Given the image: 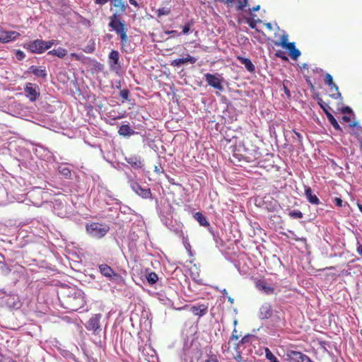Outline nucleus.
<instances>
[{"mask_svg":"<svg viewBox=\"0 0 362 362\" xmlns=\"http://www.w3.org/2000/svg\"><path fill=\"white\" fill-rule=\"evenodd\" d=\"M194 22L192 20L186 22L185 24L182 27V32L180 34L187 35L189 33H192L194 31Z\"/></svg>","mask_w":362,"mask_h":362,"instance_id":"nucleus-27","label":"nucleus"},{"mask_svg":"<svg viewBox=\"0 0 362 362\" xmlns=\"http://www.w3.org/2000/svg\"><path fill=\"white\" fill-rule=\"evenodd\" d=\"M71 57H74L76 60L80 61L81 60V56L76 53H71Z\"/></svg>","mask_w":362,"mask_h":362,"instance_id":"nucleus-50","label":"nucleus"},{"mask_svg":"<svg viewBox=\"0 0 362 362\" xmlns=\"http://www.w3.org/2000/svg\"><path fill=\"white\" fill-rule=\"evenodd\" d=\"M238 339V336L237 334V330L235 329L233 332V334L230 338L229 342L232 341L233 340L237 341Z\"/></svg>","mask_w":362,"mask_h":362,"instance_id":"nucleus-44","label":"nucleus"},{"mask_svg":"<svg viewBox=\"0 0 362 362\" xmlns=\"http://www.w3.org/2000/svg\"><path fill=\"white\" fill-rule=\"evenodd\" d=\"M189 310L194 315L202 317L206 314L207 310H208V306L204 304H200L198 305H192L190 307Z\"/></svg>","mask_w":362,"mask_h":362,"instance_id":"nucleus-17","label":"nucleus"},{"mask_svg":"<svg viewBox=\"0 0 362 362\" xmlns=\"http://www.w3.org/2000/svg\"><path fill=\"white\" fill-rule=\"evenodd\" d=\"M357 126H358V122H354L350 124V127H357Z\"/></svg>","mask_w":362,"mask_h":362,"instance_id":"nucleus-58","label":"nucleus"},{"mask_svg":"<svg viewBox=\"0 0 362 362\" xmlns=\"http://www.w3.org/2000/svg\"><path fill=\"white\" fill-rule=\"evenodd\" d=\"M132 189L140 197L147 199L151 197V192L149 188H143L136 181L132 180L130 183Z\"/></svg>","mask_w":362,"mask_h":362,"instance_id":"nucleus-10","label":"nucleus"},{"mask_svg":"<svg viewBox=\"0 0 362 362\" xmlns=\"http://www.w3.org/2000/svg\"><path fill=\"white\" fill-rule=\"evenodd\" d=\"M272 315L273 310L271 305L269 303H265L260 307L258 314V316L260 319H269L272 316Z\"/></svg>","mask_w":362,"mask_h":362,"instance_id":"nucleus-13","label":"nucleus"},{"mask_svg":"<svg viewBox=\"0 0 362 362\" xmlns=\"http://www.w3.org/2000/svg\"><path fill=\"white\" fill-rule=\"evenodd\" d=\"M129 91L127 89H123L119 92V95L123 100H127L129 98Z\"/></svg>","mask_w":362,"mask_h":362,"instance_id":"nucleus-39","label":"nucleus"},{"mask_svg":"<svg viewBox=\"0 0 362 362\" xmlns=\"http://www.w3.org/2000/svg\"><path fill=\"white\" fill-rule=\"evenodd\" d=\"M357 206H358V209L360 210V211L362 213V204L357 203Z\"/></svg>","mask_w":362,"mask_h":362,"instance_id":"nucleus-59","label":"nucleus"},{"mask_svg":"<svg viewBox=\"0 0 362 362\" xmlns=\"http://www.w3.org/2000/svg\"><path fill=\"white\" fill-rule=\"evenodd\" d=\"M62 306L69 311H77L86 304L84 293L81 290L69 287L59 294Z\"/></svg>","mask_w":362,"mask_h":362,"instance_id":"nucleus-2","label":"nucleus"},{"mask_svg":"<svg viewBox=\"0 0 362 362\" xmlns=\"http://www.w3.org/2000/svg\"><path fill=\"white\" fill-rule=\"evenodd\" d=\"M265 356L270 362H279L277 358L272 353L269 348H265Z\"/></svg>","mask_w":362,"mask_h":362,"instance_id":"nucleus-31","label":"nucleus"},{"mask_svg":"<svg viewBox=\"0 0 362 362\" xmlns=\"http://www.w3.org/2000/svg\"><path fill=\"white\" fill-rule=\"evenodd\" d=\"M197 58L194 57H192L190 56L189 54H186V57L185 58H179V59H175L174 60H173L171 62V66H180L182 64H186V63H190L192 64L196 63L197 62Z\"/></svg>","mask_w":362,"mask_h":362,"instance_id":"nucleus-15","label":"nucleus"},{"mask_svg":"<svg viewBox=\"0 0 362 362\" xmlns=\"http://www.w3.org/2000/svg\"><path fill=\"white\" fill-rule=\"evenodd\" d=\"M249 25L251 28H255L256 23L254 21L249 22Z\"/></svg>","mask_w":362,"mask_h":362,"instance_id":"nucleus-53","label":"nucleus"},{"mask_svg":"<svg viewBox=\"0 0 362 362\" xmlns=\"http://www.w3.org/2000/svg\"><path fill=\"white\" fill-rule=\"evenodd\" d=\"M167 33H168V34H174V35H180V34L177 33V30H171V31L168 32Z\"/></svg>","mask_w":362,"mask_h":362,"instance_id":"nucleus-54","label":"nucleus"},{"mask_svg":"<svg viewBox=\"0 0 362 362\" xmlns=\"http://www.w3.org/2000/svg\"><path fill=\"white\" fill-rule=\"evenodd\" d=\"M237 59L242 64L245 66L248 71L253 72L255 71V67L250 59L243 57H238Z\"/></svg>","mask_w":362,"mask_h":362,"instance_id":"nucleus-22","label":"nucleus"},{"mask_svg":"<svg viewBox=\"0 0 362 362\" xmlns=\"http://www.w3.org/2000/svg\"><path fill=\"white\" fill-rule=\"evenodd\" d=\"M234 358L236 361H238V362L241 361L242 356H241V351H238V352H236L235 356H234Z\"/></svg>","mask_w":362,"mask_h":362,"instance_id":"nucleus-45","label":"nucleus"},{"mask_svg":"<svg viewBox=\"0 0 362 362\" xmlns=\"http://www.w3.org/2000/svg\"><path fill=\"white\" fill-rule=\"evenodd\" d=\"M325 83L327 85V86H330V85H333L334 86V81H333V78L331 74H327L325 75Z\"/></svg>","mask_w":362,"mask_h":362,"instance_id":"nucleus-38","label":"nucleus"},{"mask_svg":"<svg viewBox=\"0 0 362 362\" xmlns=\"http://www.w3.org/2000/svg\"><path fill=\"white\" fill-rule=\"evenodd\" d=\"M59 173L65 177L70 178L71 175V170L67 167H59Z\"/></svg>","mask_w":362,"mask_h":362,"instance_id":"nucleus-33","label":"nucleus"},{"mask_svg":"<svg viewBox=\"0 0 362 362\" xmlns=\"http://www.w3.org/2000/svg\"><path fill=\"white\" fill-rule=\"evenodd\" d=\"M26 97L32 102L37 100L40 97V91L38 86L32 83H27L24 88Z\"/></svg>","mask_w":362,"mask_h":362,"instance_id":"nucleus-7","label":"nucleus"},{"mask_svg":"<svg viewBox=\"0 0 362 362\" xmlns=\"http://www.w3.org/2000/svg\"><path fill=\"white\" fill-rule=\"evenodd\" d=\"M95 49V42L93 40H90L89 41L88 44L83 49V50L86 53H92L94 52Z\"/></svg>","mask_w":362,"mask_h":362,"instance_id":"nucleus-34","label":"nucleus"},{"mask_svg":"<svg viewBox=\"0 0 362 362\" xmlns=\"http://www.w3.org/2000/svg\"><path fill=\"white\" fill-rule=\"evenodd\" d=\"M326 116L330 122V124L332 125L334 129L337 131L341 132L342 129L340 127V125L338 124L337 119L334 118V117L329 112L326 111Z\"/></svg>","mask_w":362,"mask_h":362,"instance_id":"nucleus-26","label":"nucleus"},{"mask_svg":"<svg viewBox=\"0 0 362 362\" xmlns=\"http://www.w3.org/2000/svg\"><path fill=\"white\" fill-rule=\"evenodd\" d=\"M170 12H171L170 7L164 6V7L158 8V9H156L155 11V15L158 18H161L162 16H168L170 13Z\"/></svg>","mask_w":362,"mask_h":362,"instance_id":"nucleus-28","label":"nucleus"},{"mask_svg":"<svg viewBox=\"0 0 362 362\" xmlns=\"http://www.w3.org/2000/svg\"><path fill=\"white\" fill-rule=\"evenodd\" d=\"M342 121L344 122H349L351 121V118L349 116H343L341 118Z\"/></svg>","mask_w":362,"mask_h":362,"instance_id":"nucleus-51","label":"nucleus"},{"mask_svg":"<svg viewBox=\"0 0 362 362\" xmlns=\"http://www.w3.org/2000/svg\"><path fill=\"white\" fill-rule=\"evenodd\" d=\"M289 216L293 218H303V213L298 210L293 211L289 213Z\"/></svg>","mask_w":362,"mask_h":362,"instance_id":"nucleus-37","label":"nucleus"},{"mask_svg":"<svg viewBox=\"0 0 362 362\" xmlns=\"http://www.w3.org/2000/svg\"><path fill=\"white\" fill-rule=\"evenodd\" d=\"M293 132L296 134V136H297L299 143L301 144L302 143V140H303L302 135L299 132H296L295 130H293Z\"/></svg>","mask_w":362,"mask_h":362,"instance_id":"nucleus-47","label":"nucleus"},{"mask_svg":"<svg viewBox=\"0 0 362 362\" xmlns=\"http://www.w3.org/2000/svg\"><path fill=\"white\" fill-rule=\"evenodd\" d=\"M356 251L362 258V244H361L358 240H357L356 243Z\"/></svg>","mask_w":362,"mask_h":362,"instance_id":"nucleus-43","label":"nucleus"},{"mask_svg":"<svg viewBox=\"0 0 362 362\" xmlns=\"http://www.w3.org/2000/svg\"><path fill=\"white\" fill-rule=\"evenodd\" d=\"M57 40H35L26 44L24 47L31 53L42 54L55 45Z\"/></svg>","mask_w":362,"mask_h":362,"instance_id":"nucleus-4","label":"nucleus"},{"mask_svg":"<svg viewBox=\"0 0 362 362\" xmlns=\"http://www.w3.org/2000/svg\"><path fill=\"white\" fill-rule=\"evenodd\" d=\"M240 344H241L239 343V341L235 344L234 349L236 351V352H238V351H240Z\"/></svg>","mask_w":362,"mask_h":362,"instance_id":"nucleus-52","label":"nucleus"},{"mask_svg":"<svg viewBox=\"0 0 362 362\" xmlns=\"http://www.w3.org/2000/svg\"><path fill=\"white\" fill-rule=\"evenodd\" d=\"M262 163V161H261V160L257 161V165L262 166V163Z\"/></svg>","mask_w":362,"mask_h":362,"instance_id":"nucleus-61","label":"nucleus"},{"mask_svg":"<svg viewBox=\"0 0 362 362\" xmlns=\"http://www.w3.org/2000/svg\"><path fill=\"white\" fill-rule=\"evenodd\" d=\"M228 300H229V301H230L231 303H233V298H228Z\"/></svg>","mask_w":362,"mask_h":362,"instance_id":"nucleus-64","label":"nucleus"},{"mask_svg":"<svg viewBox=\"0 0 362 362\" xmlns=\"http://www.w3.org/2000/svg\"><path fill=\"white\" fill-rule=\"evenodd\" d=\"M359 141H360V144H361V148L362 149V139H359Z\"/></svg>","mask_w":362,"mask_h":362,"instance_id":"nucleus-62","label":"nucleus"},{"mask_svg":"<svg viewBox=\"0 0 362 362\" xmlns=\"http://www.w3.org/2000/svg\"><path fill=\"white\" fill-rule=\"evenodd\" d=\"M341 112L343 113H351L352 112V110L349 107H344L342 108Z\"/></svg>","mask_w":362,"mask_h":362,"instance_id":"nucleus-49","label":"nucleus"},{"mask_svg":"<svg viewBox=\"0 0 362 362\" xmlns=\"http://www.w3.org/2000/svg\"><path fill=\"white\" fill-rule=\"evenodd\" d=\"M256 287L267 295L274 293V288L268 285L264 280L259 279L255 283Z\"/></svg>","mask_w":362,"mask_h":362,"instance_id":"nucleus-16","label":"nucleus"},{"mask_svg":"<svg viewBox=\"0 0 362 362\" xmlns=\"http://www.w3.org/2000/svg\"><path fill=\"white\" fill-rule=\"evenodd\" d=\"M305 195L308 199V201L312 204L318 205L320 202L317 197L313 194L312 189L310 187H307L305 189Z\"/></svg>","mask_w":362,"mask_h":362,"instance_id":"nucleus-18","label":"nucleus"},{"mask_svg":"<svg viewBox=\"0 0 362 362\" xmlns=\"http://www.w3.org/2000/svg\"><path fill=\"white\" fill-rule=\"evenodd\" d=\"M248 0H235L238 2L237 10L242 11L247 6Z\"/></svg>","mask_w":362,"mask_h":362,"instance_id":"nucleus-35","label":"nucleus"},{"mask_svg":"<svg viewBox=\"0 0 362 362\" xmlns=\"http://www.w3.org/2000/svg\"><path fill=\"white\" fill-rule=\"evenodd\" d=\"M259 8H260V6L258 5V6H257L253 7V8H252V11H259Z\"/></svg>","mask_w":362,"mask_h":362,"instance_id":"nucleus-55","label":"nucleus"},{"mask_svg":"<svg viewBox=\"0 0 362 362\" xmlns=\"http://www.w3.org/2000/svg\"><path fill=\"white\" fill-rule=\"evenodd\" d=\"M235 2V0H225V3L227 4H233Z\"/></svg>","mask_w":362,"mask_h":362,"instance_id":"nucleus-56","label":"nucleus"},{"mask_svg":"<svg viewBox=\"0 0 362 362\" xmlns=\"http://www.w3.org/2000/svg\"><path fill=\"white\" fill-rule=\"evenodd\" d=\"M112 4L116 9L109 18L110 22L108 25L119 36L122 42L124 43L128 40L127 28L124 21H121L120 18L125 13L127 4L122 1V0H113Z\"/></svg>","mask_w":362,"mask_h":362,"instance_id":"nucleus-1","label":"nucleus"},{"mask_svg":"<svg viewBox=\"0 0 362 362\" xmlns=\"http://www.w3.org/2000/svg\"><path fill=\"white\" fill-rule=\"evenodd\" d=\"M86 229L90 236L96 239H100L107 233L110 227L106 224L93 222L87 224Z\"/></svg>","mask_w":362,"mask_h":362,"instance_id":"nucleus-5","label":"nucleus"},{"mask_svg":"<svg viewBox=\"0 0 362 362\" xmlns=\"http://www.w3.org/2000/svg\"><path fill=\"white\" fill-rule=\"evenodd\" d=\"M238 151L241 152L243 158L247 162H253L258 160L261 156L259 148L254 144L249 136L245 137L238 146Z\"/></svg>","mask_w":362,"mask_h":362,"instance_id":"nucleus-3","label":"nucleus"},{"mask_svg":"<svg viewBox=\"0 0 362 362\" xmlns=\"http://www.w3.org/2000/svg\"><path fill=\"white\" fill-rule=\"evenodd\" d=\"M249 336H245L243 337L240 341H239V343H240L241 344H245V343H247L249 341Z\"/></svg>","mask_w":362,"mask_h":362,"instance_id":"nucleus-46","label":"nucleus"},{"mask_svg":"<svg viewBox=\"0 0 362 362\" xmlns=\"http://www.w3.org/2000/svg\"><path fill=\"white\" fill-rule=\"evenodd\" d=\"M288 35L287 34H284L283 35L281 36V38H280V41L279 42H275V45H278V46H281L282 47L285 48L289 44L290 42H288Z\"/></svg>","mask_w":362,"mask_h":362,"instance_id":"nucleus-32","label":"nucleus"},{"mask_svg":"<svg viewBox=\"0 0 362 362\" xmlns=\"http://www.w3.org/2000/svg\"><path fill=\"white\" fill-rule=\"evenodd\" d=\"M154 171L158 175H160L161 173H164V170L160 164L154 166Z\"/></svg>","mask_w":362,"mask_h":362,"instance_id":"nucleus-41","label":"nucleus"},{"mask_svg":"<svg viewBox=\"0 0 362 362\" xmlns=\"http://www.w3.org/2000/svg\"><path fill=\"white\" fill-rule=\"evenodd\" d=\"M222 293L226 294L227 293L226 289H223V291H222Z\"/></svg>","mask_w":362,"mask_h":362,"instance_id":"nucleus-63","label":"nucleus"},{"mask_svg":"<svg viewBox=\"0 0 362 362\" xmlns=\"http://www.w3.org/2000/svg\"><path fill=\"white\" fill-rule=\"evenodd\" d=\"M283 89H284V91L285 93V94L288 97L290 98L291 97V93H290V90H288V88L286 86L285 84H284L283 86Z\"/></svg>","mask_w":362,"mask_h":362,"instance_id":"nucleus-48","label":"nucleus"},{"mask_svg":"<svg viewBox=\"0 0 362 362\" xmlns=\"http://www.w3.org/2000/svg\"><path fill=\"white\" fill-rule=\"evenodd\" d=\"M286 45L285 49L289 52L290 57L294 60L297 59L300 55V52L296 48L295 42H290Z\"/></svg>","mask_w":362,"mask_h":362,"instance_id":"nucleus-20","label":"nucleus"},{"mask_svg":"<svg viewBox=\"0 0 362 362\" xmlns=\"http://www.w3.org/2000/svg\"><path fill=\"white\" fill-rule=\"evenodd\" d=\"M334 269V267H326L325 269H323V270H325V269Z\"/></svg>","mask_w":362,"mask_h":362,"instance_id":"nucleus-60","label":"nucleus"},{"mask_svg":"<svg viewBox=\"0 0 362 362\" xmlns=\"http://www.w3.org/2000/svg\"><path fill=\"white\" fill-rule=\"evenodd\" d=\"M204 77L208 85L221 91L223 90L221 84L222 78L219 75L207 73L204 74Z\"/></svg>","mask_w":362,"mask_h":362,"instance_id":"nucleus-8","label":"nucleus"},{"mask_svg":"<svg viewBox=\"0 0 362 362\" xmlns=\"http://www.w3.org/2000/svg\"><path fill=\"white\" fill-rule=\"evenodd\" d=\"M118 133L121 136H129L134 134V131L128 124H122L120 126Z\"/></svg>","mask_w":362,"mask_h":362,"instance_id":"nucleus-23","label":"nucleus"},{"mask_svg":"<svg viewBox=\"0 0 362 362\" xmlns=\"http://www.w3.org/2000/svg\"><path fill=\"white\" fill-rule=\"evenodd\" d=\"M16 58L18 59V60H22L25 58V55L24 54L23 52L21 51V50H18L16 53Z\"/></svg>","mask_w":362,"mask_h":362,"instance_id":"nucleus-42","label":"nucleus"},{"mask_svg":"<svg viewBox=\"0 0 362 362\" xmlns=\"http://www.w3.org/2000/svg\"><path fill=\"white\" fill-rule=\"evenodd\" d=\"M109 64L112 69H117L120 68L119 64V54L117 50H112L108 56Z\"/></svg>","mask_w":362,"mask_h":362,"instance_id":"nucleus-14","label":"nucleus"},{"mask_svg":"<svg viewBox=\"0 0 362 362\" xmlns=\"http://www.w3.org/2000/svg\"><path fill=\"white\" fill-rule=\"evenodd\" d=\"M20 35V33L16 31H6L0 29V42L7 43L16 40Z\"/></svg>","mask_w":362,"mask_h":362,"instance_id":"nucleus-11","label":"nucleus"},{"mask_svg":"<svg viewBox=\"0 0 362 362\" xmlns=\"http://www.w3.org/2000/svg\"><path fill=\"white\" fill-rule=\"evenodd\" d=\"M29 71L33 73L35 76L39 78H45L47 77V72L45 69H42L41 67L31 66L29 68Z\"/></svg>","mask_w":362,"mask_h":362,"instance_id":"nucleus-21","label":"nucleus"},{"mask_svg":"<svg viewBox=\"0 0 362 362\" xmlns=\"http://www.w3.org/2000/svg\"><path fill=\"white\" fill-rule=\"evenodd\" d=\"M101 318L100 314H95L90 320L87 322L86 328L88 330H92L96 332L98 330H100V320Z\"/></svg>","mask_w":362,"mask_h":362,"instance_id":"nucleus-12","label":"nucleus"},{"mask_svg":"<svg viewBox=\"0 0 362 362\" xmlns=\"http://www.w3.org/2000/svg\"><path fill=\"white\" fill-rule=\"evenodd\" d=\"M317 104L320 106V107L323 110L325 114L326 115V111H328V108H329L328 105L325 103L322 98H318Z\"/></svg>","mask_w":362,"mask_h":362,"instance_id":"nucleus-36","label":"nucleus"},{"mask_svg":"<svg viewBox=\"0 0 362 362\" xmlns=\"http://www.w3.org/2000/svg\"><path fill=\"white\" fill-rule=\"evenodd\" d=\"M100 272L110 280L115 281L119 283L123 281L122 277L116 273L109 265L103 264L99 265Z\"/></svg>","mask_w":362,"mask_h":362,"instance_id":"nucleus-6","label":"nucleus"},{"mask_svg":"<svg viewBox=\"0 0 362 362\" xmlns=\"http://www.w3.org/2000/svg\"><path fill=\"white\" fill-rule=\"evenodd\" d=\"M333 202L338 207H342L345 205L344 204L343 200L339 197H335Z\"/></svg>","mask_w":362,"mask_h":362,"instance_id":"nucleus-40","label":"nucleus"},{"mask_svg":"<svg viewBox=\"0 0 362 362\" xmlns=\"http://www.w3.org/2000/svg\"><path fill=\"white\" fill-rule=\"evenodd\" d=\"M194 216L195 219L199 222L200 226H205V227L209 226L210 224H209V221L206 220V217L201 212L195 213Z\"/></svg>","mask_w":362,"mask_h":362,"instance_id":"nucleus-29","label":"nucleus"},{"mask_svg":"<svg viewBox=\"0 0 362 362\" xmlns=\"http://www.w3.org/2000/svg\"><path fill=\"white\" fill-rule=\"evenodd\" d=\"M125 160L134 168L140 169L143 166L142 161L138 156H130L129 158H126Z\"/></svg>","mask_w":362,"mask_h":362,"instance_id":"nucleus-19","label":"nucleus"},{"mask_svg":"<svg viewBox=\"0 0 362 362\" xmlns=\"http://www.w3.org/2000/svg\"><path fill=\"white\" fill-rule=\"evenodd\" d=\"M129 2L132 5L137 6V2L136 0H129Z\"/></svg>","mask_w":362,"mask_h":362,"instance_id":"nucleus-57","label":"nucleus"},{"mask_svg":"<svg viewBox=\"0 0 362 362\" xmlns=\"http://www.w3.org/2000/svg\"><path fill=\"white\" fill-rule=\"evenodd\" d=\"M147 281L149 284L153 285L156 284L158 280V276L156 273L155 272H150L146 276Z\"/></svg>","mask_w":362,"mask_h":362,"instance_id":"nucleus-30","label":"nucleus"},{"mask_svg":"<svg viewBox=\"0 0 362 362\" xmlns=\"http://www.w3.org/2000/svg\"><path fill=\"white\" fill-rule=\"evenodd\" d=\"M330 91L332 92L329 94V96L334 99H339L342 100V96L341 93L339 90L338 86L334 83L333 85H330L329 86Z\"/></svg>","mask_w":362,"mask_h":362,"instance_id":"nucleus-25","label":"nucleus"},{"mask_svg":"<svg viewBox=\"0 0 362 362\" xmlns=\"http://www.w3.org/2000/svg\"><path fill=\"white\" fill-rule=\"evenodd\" d=\"M286 355L288 359L294 362H312L309 356L300 351L288 350Z\"/></svg>","mask_w":362,"mask_h":362,"instance_id":"nucleus-9","label":"nucleus"},{"mask_svg":"<svg viewBox=\"0 0 362 362\" xmlns=\"http://www.w3.org/2000/svg\"><path fill=\"white\" fill-rule=\"evenodd\" d=\"M49 55L57 56L59 58L64 57L67 54V50L62 47H58L57 49H53L47 52Z\"/></svg>","mask_w":362,"mask_h":362,"instance_id":"nucleus-24","label":"nucleus"}]
</instances>
